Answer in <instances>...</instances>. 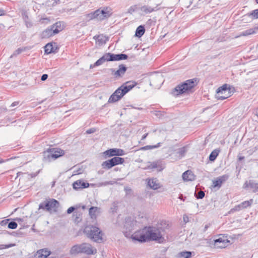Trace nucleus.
Listing matches in <instances>:
<instances>
[{"label": "nucleus", "mask_w": 258, "mask_h": 258, "mask_svg": "<svg viewBox=\"0 0 258 258\" xmlns=\"http://www.w3.org/2000/svg\"><path fill=\"white\" fill-rule=\"evenodd\" d=\"M168 229V225L165 221H162L155 226L145 228L147 241H155L159 243L166 241L164 238Z\"/></svg>", "instance_id": "1"}, {"label": "nucleus", "mask_w": 258, "mask_h": 258, "mask_svg": "<svg viewBox=\"0 0 258 258\" xmlns=\"http://www.w3.org/2000/svg\"><path fill=\"white\" fill-rule=\"evenodd\" d=\"M197 79L187 80L179 84L172 90V94L175 96H187L194 92L198 84Z\"/></svg>", "instance_id": "2"}, {"label": "nucleus", "mask_w": 258, "mask_h": 258, "mask_svg": "<svg viewBox=\"0 0 258 258\" xmlns=\"http://www.w3.org/2000/svg\"><path fill=\"white\" fill-rule=\"evenodd\" d=\"M84 233L92 240L99 242L102 239V231L97 227L88 225L85 227Z\"/></svg>", "instance_id": "3"}, {"label": "nucleus", "mask_w": 258, "mask_h": 258, "mask_svg": "<svg viewBox=\"0 0 258 258\" xmlns=\"http://www.w3.org/2000/svg\"><path fill=\"white\" fill-rule=\"evenodd\" d=\"M96 252V249L93 248L92 245L88 243H83L81 244L74 245L71 249L72 254L83 253L90 255L95 254Z\"/></svg>", "instance_id": "4"}, {"label": "nucleus", "mask_w": 258, "mask_h": 258, "mask_svg": "<svg viewBox=\"0 0 258 258\" xmlns=\"http://www.w3.org/2000/svg\"><path fill=\"white\" fill-rule=\"evenodd\" d=\"M127 57V55L125 54H115L111 53H106L96 61L94 63V66H100L105 61H119L126 59Z\"/></svg>", "instance_id": "5"}, {"label": "nucleus", "mask_w": 258, "mask_h": 258, "mask_svg": "<svg viewBox=\"0 0 258 258\" xmlns=\"http://www.w3.org/2000/svg\"><path fill=\"white\" fill-rule=\"evenodd\" d=\"M135 82H126L119 87L110 97H123L136 85Z\"/></svg>", "instance_id": "6"}, {"label": "nucleus", "mask_w": 258, "mask_h": 258, "mask_svg": "<svg viewBox=\"0 0 258 258\" xmlns=\"http://www.w3.org/2000/svg\"><path fill=\"white\" fill-rule=\"evenodd\" d=\"M111 15V10L107 8L103 9H98L95 11L96 19L102 21L109 17Z\"/></svg>", "instance_id": "7"}, {"label": "nucleus", "mask_w": 258, "mask_h": 258, "mask_svg": "<svg viewBox=\"0 0 258 258\" xmlns=\"http://www.w3.org/2000/svg\"><path fill=\"white\" fill-rule=\"evenodd\" d=\"M227 91L228 92V94L229 96V97H230L235 92V89L233 86L229 84H224L222 86L218 88L216 90V93L217 94H223Z\"/></svg>", "instance_id": "8"}, {"label": "nucleus", "mask_w": 258, "mask_h": 258, "mask_svg": "<svg viewBox=\"0 0 258 258\" xmlns=\"http://www.w3.org/2000/svg\"><path fill=\"white\" fill-rule=\"evenodd\" d=\"M159 4H155L153 6L145 5L140 7V10L143 15H147L157 11L159 9Z\"/></svg>", "instance_id": "9"}, {"label": "nucleus", "mask_w": 258, "mask_h": 258, "mask_svg": "<svg viewBox=\"0 0 258 258\" xmlns=\"http://www.w3.org/2000/svg\"><path fill=\"white\" fill-rule=\"evenodd\" d=\"M163 83L162 75H158L152 77L150 80V85L155 88H159Z\"/></svg>", "instance_id": "10"}, {"label": "nucleus", "mask_w": 258, "mask_h": 258, "mask_svg": "<svg viewBox=\"0 0 258 258\" xmlns=\"http://www.w3.org/2000/svg\"><path fill=\"white\" fill-rule=\"evenodd\" d=\"M105 156L108 157L122 156L125 154V151L121 149L112 148L104 152Z\"/></svg>", "instance_id": "11"}, {"label": "nucleus", "mask_w": 258, "mask_h": 258, "mask_svg": "<svg viewBox=\"0 0 258 258\" xmlns=\"http://www.w3.org/2000/svg\"><path fill=\"white\" fill-rule=\"evenodd\" d=\"M137 222L132 217H127L125 219L124 228L125 229V232H131L134 226L136 225Z\"/></svg>", "instance_id": "12"}, {"label": "nucleus", "mask_w": 258, "mask_h": 258, "mask_svg": "<svg viewBox=\"0 0 258 258\" xmlns=\"http://www.w3.org/2000/svg\"><path fill=\"white\" fill-rule=\"evenodd\" d=\"M243 187L245 189L250 188L254 193H258V183L256 182L255 180H249L246 181L243 184Z\"/></svg>", "instance_id": "13"}, {"label": "nucleus", "mask_w": 258, "mask_h": 258, "mask_svg": "<svg viewBox=\"0 0 258 258\" xmlns=\"http://www.w3.org/2000/svg\"><path fill=\"white\" fill-rule=\"evenodd\" d=\"M43 160L44 162H49L58 158V156H56L55 154H52V152H51V148L48 149L46 151H44L43 153Z\"/></svg>", "instance_id": "14"}, {"label": "nucleus", "mask_w": 258, "mask_h": 258, "mask_svg": "<svg viewBox=\"0 0 258 258\" xmlns=\"http://www.w3.org/2000/svg\"><path fill=\"white\" fill-rule=\"evenodd\" d=\"M229 177V175L228 174H224L219 176L216 180L213 181V187H218V189L220 188L222 183L227 180Z\"/></svg>", "instance_id": "15"}, {"label": "nucleus", "mask_w": 258, "mask_h": 258, "mask_svg": "<svg viewBox=\"0 0 258 258\" xmlns=\"http://www.w3.org/2000/svg\"><path fill=\"white\" fill-rule=\"evenodd\" d=\"M89 184L81 180H78L73 184V187L75 189H80L89 187Z\"/></svg>", "instance_id": "16"}, {"label": "nucleus", "mask_w": 258, "mask_h": 258, "mask_svg": "<svg viewBox=\"0 0 258 258\" xmlns=\"http://www.w3.org/2000/svg\"><path fill=\"white\" fill-rule=\"evenodd\" d=\"M49 203V211L50 212H56L57 211L58 208L59 206V203L56 200L54 199H50L48 201Z\"/></svg>", "instance_id": "17"}, {"label": "nucleus", "mask_w": 258, "mask_h": 258, "mask_svg": "<svg viewBox=\"0 0 258 258\" xmlns=\"http://www.w3.org/2000/svg\"><path fill=\"white\" fill-rule=\"evenodd\" d=\"M132 238L134 241H137L140 242H145L147 241L145 232V233H135L132 235Z\"/></svg>", "instance_id": "18"}, {"label": "nucleus", "mask_w": 258, "mask_h": 258, "mask_svg": "<svg viewBox=\"0 0 258 258\" xmlns=\"http://www.w3.org/2000/svg\"><path fill=\"white\" fill-rule=\"evenodd\" d=\"M50 254V252L46 249H42L38 250L34 254V258H47Z\"/></svg>", "instance_id": "19"}, {"label": "nucleus", "mask_w": 258, "mask_h": 258, "mask_svg": "<svg viewBox=\"0 0 258 258\" xmlns=\"http://www.w3.org/2000/svg\"><path fill=\"white\" fill-rule=\"evenodd\" d=\"M229 241L222 237H219L214 240V245L219 248H224Z\"/></svg>", "instance_id": "20"}, {"label": "nucleus", "mask_w": 258, "mask_h": 258, "mask_svg": "<svg viewBox=\"0 0 258 258\" xmlns=\"http://www.w3.org/2000/svg\"><path fill=\"white\" fill-rule=\"evenodd\" d=\"M148 185L153 189H157L160 187V184L157 178L149 179Z\"/></svg>", "instance_id": "21"}, {"label": "nucleus", "mask_w": 258, "mask_h": 258, "mask_svg": "<svg viewBox=\"0 0 258 258\" xmlns=\"http://www.w3.org/2000/svg\"><path fill=\"white\" fill-rule=\"evenodd\" d=\"M182 178L184 181H193L195 176L190 170H187L182 174Z\"/></svg>", "instance_id": "22"}, {"label": "nucleus", "mask_w": 258, "mask_h": 258, "mask_svg": "<svg viewBox=\"0 0 258 258\" xmlns=\"http://www.w3.org/2000/svg\"><path fill=\"white\" fill-rule=\"evenodd\" d=\"M100 212V208L97 207H91L89 210V214L91 219H96L97 215Z\"/></svg>", "instance_id": "23"}, {"label": "nucleus", "mask_w": 258, "mask_h": 258, "mask_svg": "<svg viewBox=\"0 0 258 258\" xmlns=\"http://www.w3.org/2000/svg\"><path fill=\"white\" fill-rule=\"evenodd\" d=\"M51 27L53 29V31L56 34L63 29L64 24L62 22H58L52 25Z\"/></svg>", "instance_id": "24"}, {"label": "nucleus", "mask_w": 258, "mask_h": 258, "mask_svg": "<svg viewBox=\"0 0 258 258\" xmlns=\"http://www.w3.org/2000/svg\"><path fill=\"white\" fill-rule=\"evenodd\" d=\"M148 169H157L159 171H161L163 169L161 163L159 161L153 162L150 163L148 166Z\"/></svg>", "instance_id": "25"}, {"label": "nucleus", "mask_w": 258, "mask_h": 258, "mask_svg": "<svg viewBox=\"0 0 258 258\" xmlns=\"http://www.w3.org/2000/svg\"><path fill=\"white\" fill-rule=\"evenodd\" d=\"M53 29H52L51 26L50 27H48L46 29H45L44 31H43L42 33V36L43 38H49L51 37L54 35L55 33L53 31Z\"/></svg>", "instance_id": "26"}, {"label": "nucleus", "mask_w": 258, "mask_h": 258, "mask_svg": "<svg viewBox=\"0 0 258 258\" xmlns=\"http://www.w3.org/2000/svg\"><path fill=\"white\" fill-rule=\"evenodd\" d=\"M126 70V68L124 65H120L118 70L115 71L113 75L116 77L122 76L125 73Z\"/></svg>", "instance_id": "27"}, {"label": "nucleus", "mask_w": 258, "mask_h": 258, "mask_svg": "<svg viewBox=\"0 0 258 258\" xmlns=\"http://www.w3.org/2000/svg\"><path fill=\"white\" fill-rule=\"evenodd\" d=\"M110 160L112 162L113 167L118 164H122L124 161V160L123 158L119 157H114L110 159Z\"/></svg>", "instance_id": "28"}, {"label": "nucleus", "mask_w": 258, "mask_h": 258, "mask_svg": "<svg viewBox=\"0 0 258 258\" xmlns=\"http://www.w3.org/2000/svg\"><path fill=\"white\" fill-rule=\"evenodd\" d=\"M257 28H250L249 29L246 30L244 31H243L240 34V36H246L249 35L253 34L256 33V31L257 30Z\"/></svg>", "instance_id": "29"}, {"label": "nucleus", "mask_w": 258, "mask_h": 258, "mask_svg": "<svg viewBox=\"0 0 258 258\" xmlns=\"http://www.w3.org/2000/svg\"><path fill=\"white\" fill-rule=\"evenodd\" d=\"M145 31L144 26L140 25L139 26L136 31L135 35L138 37H141L143 35Z\"/></svg>", "instance_id": "30"}, {"label": "nucleus", "mask_w": 258, "mask_h": 258, "mask_svg": "<svg viewBox=\"0 0 258 258\" xmlns=\"http://www.w3.org/2000/svg\"><path fill=\"white\" fill-rule=\"evenodd\" d=\"M40 209H43L46 211L50 212L49 203L47 200H46L39 204V210Z\"/></svg>", "instance_id": "31"}, {"label": "nucleus", "mask_w": 258, "mask_h": 258, "mask_svg": "<svg viewBox=\"0 0 258 258\" xmlns=\"http://www.w3.org/2000/svg\"><path fill=\"white\" fill-rule=\"evenodd\" d=\"M51 152H52V154L58 156V158L64 154V151L60 148H51Z\"/></svg>", "instance_id": "32"}, {"label": "nucleus", "mask_w": 258, "mask_h": 258, "mask_svg": "<svg viewBox=\"0 0 258 258\" xmlns=\"http://www.w3.org/2000/svg\"><path fill=\"white\" fill-rule=\"evenodd\" d=\"M219 153V150L215 149L213 150L209 155V159L210 161H214L216 159Z\"/></svg>", "instance_id": "33"}, {"label": "nucleus", "mask_w": 258, "mask_h": 258, "mask_svg": "<svg viewBox=\"0 0 258 258\" xmlns=\"http://www.w3.org/2000/svg\"><path fill=\"white\" fill-rule=\"evenodd\" d=\"M45 52L49 54L54 52V49L52 43H48L45 46Z\"/></svg>", "instance_id": "34"}, {"label": "nucleus", "mask_w": 258, "mask_h": 258, "mask_svg": "<svg viewBox=\"0 0 258 258\" xmlns=\"http://www.w3.org/2000/svg\"><path fill=\"white\" fill-rule=\"evenodd\" d=\"M191 256V252L188 251H184L178 253L179 258H190Z\"/></svg>", "instance_id": "35"}, {"label": "nucleus", "mask_w": 258, "mask_h": 258, "mask_svg": "<svg viewBox=\"0 0 258 258\" xmlns=\"http://www.w3.org/2000/svg\"><path fill=\"white\" fill-rule=\"evenodd\" d=\"M102 166L103 168L109 169L113 167L111 160H108L102 163Z\"/></svg>", "instance_id": "36"}, {"label": "nucleus", "mask_w": 258, "mask_h": 258, "mask_svg": "<svg viewBox=\"0 0 258 258\" xmlns=\"http://www.w3.org/2000/svg\"><path fill=\"white\" fill-rule=\"evenodd\" d=\"M160 143H158L156 145H147L144 147H143L140 148L141 150H151L155 148H158L160 145Z\"/></svg>", "instance_id": "37"}, {"label": "nucleus", "mask_w": 258, "mask_h": 258, "mask_svg": "<svg viewBox=\"0 0 258 258\" xmlns=\"http://www.w3.org/2000/svg\"><path fill=\"white\" fill-rule=\"evenodd\" d=\"M252 203H253V200L251 199L249 201H244V202L241 203L240 204L241 205V206H242V208H243V209H245V208H246L247 207H250L251 205V204H252Z\"/></svg>", "instance_id": "38"}, {"label": "nucleus", "mask_w": 258, "mask_h": 258, "mask_svg": "<svg viewBox=\"0 0 258 258\" xmlns=\"http://www.w3.org/2000/svg\"><path fill=\"white\" fill-rule=\"evenodd\" d=\"M248 17L253 19H258V9L254 10L247 14Z\"/></svg>", "instance_id": "39"}, {"label": "nucleus", "mask_w": 258, "mask_h": 258, "mask_svg": "<svg viewBox=\"0 0 258 258\" xmlns=\"http://www.w3.org/2000/svg\"><path fill=\"white\" fill-rule=\"evenodd\" d=\"M243 209V208H242V206H241V205L239 204V205H236L235 206H234V208H232L229 211V214H231V213H233L234 212H237V211H239Z\"/></svg>", "instance_id": "40"}, {"label": "nucleus", "mask_w": 258, "mask_h": 258, "mask_svg": "<svg viewBox=\"0 0 258 258\" xmlns=\"http://www.w3.org/2000/svg\"><path fill=\"white\" fill-rule=\"evenodd\" d=\"M138 10H140V7L137 5H133V6H132L131 7H130L128 10H127V12L130 14H133L134 12L137 11Z\"/></svg>", "instance_id": "41"}, {"label": "nucleus", "mask_w": 258, "mask_h": 258, "mask_svg": "<svg viewBox=\"0 0 258 258\" xmlns=\"http://www.w3.org/2000/svg\"><path fill=\"white\" fill-rule=\"evenodd\" d=\"M187 152V149L186 147H183L178 149L177 154H178L179 156L180 157H182L184 156L185 153Z\"/></svg>", "instance_id": "42"}, {"label": "nucleus", "mask_w": 258, "mask_h": 258, "mask_svg": "<svg viewBox=\"0 0 258 258\" xmlns=\"http://www.w3.org/2000/svg\"><path fill=\"white\" fill-rule=\"evenodd\" d=\"M195 196L198 199H202L205 196L204 191L200 190L198 192H195Z\"/></svg>", "instance_id": "43"}, {"label": "nucleus", "mask_w": 258, "mask_h": 258, "mask_svg": "<svg viewBox=\"0 0 258 258\" xmlns=\"http://www.w3.org/2000/svg\"><path fill=\"white\" fill-rule=\"evenodd\" d=\"M94 38L95 39L97 42H98L99 43H102L105 42V38L102 35H99L97 36H94Z\"/></svg>", "instance_id": "44"}, {"label": "nucleus", "mask_w": 258, "mask_h": 258, "mask_svg": "<svg viewBox=\"0 0 258 258\" xmlns=\"http://www.w3.org/2000/svg\"><path fill=\"white\" fill-rule=\"evenodd\" d=\"M18 226L17 223L15 221H11L8 223V227L9 229H15L17 228Z\"/></svg>", "instance_id": "45"}, {"label": "nucleus", "mask_w": 258, "mask_h": 258, "mask_svg": "<svg viewBox=\"0 0 258 258\" xmlns=\"http://www.w3.org/2000/svg\"><path fill=\"white\" fill-rule=\"evenodd\" d=\"M23 18L25 22L26 25L27 27H30L32 26V24L29 21V18L28 16L26 14L23 15Z\"/></svg>", "instance_id": "46"}, {"label": "nucleus", "mask_w": 258, "mask_h": 258, "mask_svg": "<svg viewBox=\"0 0 258 258\" xmlns=\"http://www.w3.org/2000/svg\"><path fill=\"white\" fill-rule=\"evenodd\" d=\"M15 244H0V249H4L13 247Z\"/></svg>", "instance_id": "47"}, {"label": "nucleus", "mask_w": 258, "mask_h": 258, "mask_svg": "<svg viewBox=\"0 0 258 258\" xmlns=\"http://www.w3.org/2000/svg\"><path fill=\"white\" fill-rule=\"evenodd\" d=\"M117 209V203L116 202H114L112 204L111 210H112V212H116Z\"/></svg>", "instance_id": "48"}, {"label": "nucleus", "mask_w": 258, "mask_h": 258, "mask_svg": "<svg viewBox=\"0 0 258 258\" xmlns=\"http://www.w3.org/2000/svg\"><path fill=\"white\" fill-rule=\"evenodd\" d=\"M87 17L89 20H92L96 19L95 17V11L93 13H91L87 15Z\"/></svg>", "instance_id": "49"}, {"label": "nucleus", "mask_w": 258, "mask_h": 258, "mask_svg": "<svg viewBox=\"0 0 258 258\" xmlns=\"http://www.w3.org/2000/svg\"><path fill=\"white\" fill-rule=\"evenodd\" d=\"M121 98H109L108 103H114L119 101Z\"/></svg>", "instance_id": "50"}, {"label": "nucleus", "mask_w": 258, "mask_h": 258, "mask_svg": "<svg viewBox=\"0 0 258 258\" xmlns=\"http://www.w3.org/2000/svg\"><path fill=\"white\" fill-rule=\"evenodd\" d=\"M9 221V219H6V220H2L0 224L2 226H6L7 224H8Z\"/></svg>", "instance_id": "51"}, {"label": "nucleus", "mask_w": 258, "mask_h": 258, "mask_svg": "<svg viewBox=\"0 0 258 258\" xmlns=\"http://www.w3.org/2000/svg\"><path fill=\"white\" fill-rule=\"evenodd\" d=\"M76 209V208L74 207H70L68 210H67V213L68 214H71L72 213H73L74 210Z\"/></svg>", "instance_id": "52"}, {"label": "nucleus", "mask_w": 258, "mask_h": 258, "mask_svg": "<svg viewBox=\"0 0 258 258\" xmlns=\"http://www.w3.org/2000/svg\"><path fill=\"white\" fill-rule=\"evenodd\" d=\"M22 51V49H21V48H18V49H17L13 53V55H12L11 57H12L13 56H14V55H16L17 54H20V53H21V52Z\"/></svg>", "instance_id": "53"}, {"label": "nucleus", "mask_w": 258, "mask_h": 258, "mask_svg": "<svg viewBox=\"0 0 258 258\" xmlns=\"http://www.w3.org/2000/svg\"><path fill=\"white\" fill-rule=\"evenodd\" d=\"M96 131V130L94 128H91L90 129H88L86 131V133L88 134H90L94 133Z\"/></svg>", "instance_id": "54"}, {"label": "nucleus", "mask_w": 258, "mask_h": 258, "mask_svg": "<svg viewBox=\"0 0 258 258\" xmlns=\"http://www.w3.org/2000/svg\"><path fill=\"white\" fill-rule=\"evenodd\" d=\"M39 172H40V170H39L37 172L31 173L30 174V175L31 176V177L32 178H34V177H36L39 174Z\"/></svg>", "instance_id": "55"}, {"label": "nucleus", "mask_w": 258, "mask_h": 258, "mask_svg": "<svg viewBox=\"0 0 258 258\" xmlns=\"http://www.w3.org/2000/svg\"><path fill=\"white\" fill-rule=\"evenodd\" d=\"M48 78V75L47 74H43L41 77V80L42 81H45Z\"/></svg>", "instance_id": "56"}, {"label": "nucleus", "mask_w": 258, "mask_h": 258, "mask_svg": "<svg viewBox=\"0 0 258 258\" xmlns=\"http://www.w3.org/2000/svg\"><path fill=\"white\" fill-rule=\"evenodd\" d=\"M74 172L75 174H81L82 173V170L81 169L79 168L77 171H74Z\"/></svg>", "instance_id": "57"}, {"label": "nucleus", "mask_w": 258, "mask_h": 258, "mask_svg": "<svg viewBox=\"0 0 258 258\" xmlns=\"http://www.w3.org/2000/svg\"><path fill=\"white\" fill-rule=\"evenodd\" d=\"M75 214H76V219H75V221L76 222H79L78 221V219L79 218V216H80V214H78V213L77 212H75L74 214V215H75Z\"/></svg>", "instance_id": "58"}, {"label": "nucleus", "mask_w": 258, "mask_h": 258, "mask_svg": "<svg viewBox=\"0 0 258 258\" xmlns=\"http://www.w3.org/2000/svg\"><path fill=\"white\" fill-rule=\"evenodd\" d=\"M19 102L18 101H15V102H13V103L11 104V107L15 106L16 105H18V104H19Z\"/></svg>", "instance_id": "59"}, {"label": "nucleus", "mask_w": 258, "mask_h": 258, "mask_svg": "<svg viewBox=\"0 0 258 258\" xmlns=\"http://www.w3.org/2000/svg\"><path fill=\"white\" fill-rule=\"evenodd\" d=\"M155 115L157 116H160L161 115V112L160 111H156Z\"/></svg>", "instance_id": "60"}, {"label": "nucleus", "mask_w": 258, "mask_h": 258, "mask_svg": "<svg viewBox=\"0 0 258 258\" xmlns=\"http://www.w3.org/2000/svg\"><path fill=\"white\" fill-rule=\"evenodd\" d=\"M188 217H187V216H184V217H183V220H184V221L185 223H186V222H188Z\"/></svg>", "instance_id": "61"}, {"label": "nucleus", "mask_w": 258, "mask_h": 258, "mask_svg": "<svg viewBox=\"0 0 258 258\" xmlns=\"http://www.w3.org/2000/svg\"><path fill=\"white\" fill-rule=\"evenodd\" d=\"M244 157L243 156H239L238 157V160L241 161L242 160L244 159Z\"/></svg>", "instance_id": "62"}, {"label": "nucleus", "mask_w": 258, "mask_h": 258, "mask_svg": "<svg viewBox=\"0 0 258 258\" xmlns=\"http://www.w3.org/2000/svg\"><path fill=\"white\" fill-rule=\"evenodd\" d=\"M147 135H148V134H146L144 135L142 137V140H144L146 138Z\"/></svg>", "instance_id": "63"}, {"label": "nucleus", "mask_w": 258, "mask_h": 258, "mask_svg": "<svg viewBox=\"0 0 258 258\" xmlns=\"http://www.w3.org/2000/svg\"><path fill=\"white\" fill-rule=\"evenodd\" d=\"M54 2L53 3V5H54V4H57V3H58L59 2V0H54Z\"/></svg>", "instance_id": "64"}]
</instances>
